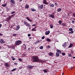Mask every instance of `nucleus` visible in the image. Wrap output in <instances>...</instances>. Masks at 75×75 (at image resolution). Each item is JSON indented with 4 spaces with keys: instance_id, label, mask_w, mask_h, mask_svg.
Segmentation results:
<instances>
[{
    "instance_id": "0eeeda50",
    "label": "nucleus",
    "mask_w": 75,
    "mask_h": 75,
    "mask_svg": "<svg viewBox=\"0 0 75 75\" xmlns=\"http://www.w3.org/2000/svg\"><path fill=\"white\" fill-rule=\"evenodd\" d=\"M20 28V26L18 25L16 27V31L18 30Z\"/></svg>"
},
{
    "instance_id": "bf43d9fd",
    "label": "nucleus",
    "mask_w": 75,
    "mask_h": 75,
    "mask_svg": "<svg viewBox=\"0 0 75 75\" xmlns=\"http://www.w3.org/2000/svg\"><path fill=\"white\" fill-rule=\"evenodd\" d=\"M23 0H19V2H21Z\"/></svg>"
},
{
    "instance_id": "8fccbe9b",
    "label": "nucleus",
    "mask_w": 75,
    "mask_h": 75,
    "mask_svg": "<svg viewBox=\"0 0 75 75\" xmlns=\"http://www.w3.org/2000/svg\"><path fill=\"white\" fill-rule=\"evenodd\" d=\"M35 25H36L35 24L33 25H32V27H34V26H35Z\"/></svg>"
},
{
    "instance_id": "338daca9",
    "label": "nucleus",
    "mask_w": 75,
    "mask_h": 75,
    "mask_svg": "<svg viewBox=\"0 0 75 75\" xmlns=\"http://www.w3.org/2000/svg\"><path fill=\"white\" fill-rule=\"evenodd\" d=\"M30 48H28V50H30Z\"/></svg>"
},
{
    "instance_id": "7c9ffc66",
    "label": "nucleus",
    "mask_w": 75,
    "mask_h": 75,
    "mask_svg": "<svg viewBox=\"0 0 75 75\" xmlns=\"http://www.w3.org/2000/svg\"><path fill=\"white\" fill-rule=\"evenodd\" d=\"M43 48H44V47L43 46H41L39 47V48L40 50H42Z\"/></svg>"
},
{
    "instance_id": "b1692460",
    "label": "nucleus",
    "mask_w": 75,
    "mask_h": 75,
    "mask_svg": "<svg viewBox=\"0 0 75 75\" xmlns=\"http://www.w3.org/2000/svg\"><path fill=\"white\" fill-rule=\"evenodd\" d=\"M17 68L11 70V71L13 72V71H16V70H17Z\"/></svg>"
},
{
    "instance_id": "49530a36",
    "label": "nucleus",
    "mask_w": 75,
    "mask_h": 75,
    "mask_svg": "<svg viewBox=\"0 0 75 75\" xmlns=\"http://www.w3.org/2000/svg\"><path fill=\"white\" fill-rule=\"evenodd\" d=\"M72 23H75V21L74 20H72L71 22Z\"/></svg>"
},
{
    "instance_id": "2eb2a0df",
    "label": "nucleus",
    "mask_w": 75,
    "mask_h": 75,
    "mask_svg": "<svg viewBox=\"0 0 75 75\" xmlns=\"http://www.w3.org/2000/svg\"><path fill=\"white\" fill-rule=\"evenodd\" d=\"M5 65L6 66V67H9V64H8L7 63H5Z\"/></svg>"
},
{
    "instance_id": "39448f33",
    "label": "nucleus",
    "mask_w": 75,
    "mask_h": 75,
    "mask_svg": "<svg viewBox=\"0 0 75 75\" xmlns=\"http://www.w3.org/2000/svg\"><path fill=\"white\" fill-rule=\"evenodd\" d=\"M50 33V31L48 30L45 32V35H47L49 34Z\"/></svg>"
},
{
    "instance_id": "c9c22d12",
    "label": "nucleus",
    "mask_w": 75,
    "mask_h": 75,
    "mask_svg": "<svg viewBox=\"0 0 75 75\" xmlns=\"http://www.w3.org/2000/svg\"><path fill=\"white\" fill-rule=\"evenodd\" d=\"M43 71H44L45 73H46V72H47V70L46 69L43 70Z\"/></svg>"
},
{
    "instance_id": "6ab92c4d",
    "label": "nucleus",
    "mask_w": 75,
    "mask_h": 75,
    "mask_svg": "<svg viewBox=\"0 0 75 75\" xmlns=\"http://www.w3.org/2000/svg\"><path fill=\"white\" fill-rule=\"evenodd\" d=\"M7 3H6V4H2V5H1V6H3V7H6V6H7Z\"/></svg>"
},
{
    "instance_id": "09e8293b",
    "label": "nucleus",
    "mask_w": 75,
    "mask_h": 75,
    "mask_svg": "<svg viewBox=\"0 0 75 75\" xmlns=\"http://www.w3.org/2000/svg\"><path fill=\"white\" fill-rule=\"evenodd\" d=\"M14 13H15V11H13L11 12V14H14Z\"/></svg>"
},
{
    "instance_id": "5701e85b",
    "label": "nucleus",
    "mask_w": 75,
    "mask_h": 75,
    "mask_svg": "<svg viewBox=\"0 0 75 75\" xmlns=\"http://www.w3.org/2000/svg\"><path fill=\"white\" fill-rule=\"evenodd\" d=\"M58 23H59V24H61V23H62V21L61 20H59V21Z\"/></svg>"
},
{
    "instance_id": "5fc2aeb1",
    "label": "nucleus",
    "mask_w": 75,
    "mask_h": 75,
    "mask_svg": "<svg viewBox=\"0 0 75 75\" xmlns=\"http://www.w3.org/2000/svg\"><path fill=\"white\" fill-rule=\"evenodd\" d=\"M2 26V25L1 24H0V28L1 27V26Z\"/></svg>"
},
{
    "instance_id": "79ce46f5",
    "label": "nucleus",
    "mask_w": 75,
    "mask_h": 75,
    "mask_svg": "<svg viewBox=\"0 0 75 75\" xmlns=\"http://www.w3.org/2000/svg\"><path fill=\"white\" fill-rule=\"evenodd\" d=\"M72 56V55L71 54H68V56L69 57H71Z\"/></svg>"
},
{
    "instance_id": "f257e3e1",
    "label": "nucleus",
    "mask_w": 75,
    "mask_h": 75,
    "mask_svg": "<svg viewBox=\"0 0 75 75\" xmlns=\"http://www.w3.org/2000/svg\"><path fill=\"white\" fill-rule=\"evenodd\" d=\"M32 59L34 62H38L40 61V59H39L38 58V57L36 56H35L33 57Z\"/></svg>"
},
{
    "instance_id": "a19ab883",
    "label": "nucleus",
    "mask_w": 75,
    "mask_h": 75,
    "mask_svg": "<svg viewBox=\"0 0 75 75\" xmlns=\"http://www.w3.org/2000/svg\"><path fill=\"white\" fill-rule=\"evenodd\" d=\"M62 25H63V26H65L66 25L64 23H62Z\"/></svg>"
},
{
    "instance_id": "4c0bfd02",
    "label": "nucleus",
    "mask_w": 75,
    "mask_h": 75,
    "mask_svg": "<svg viewBox=\"0 0 75 75\" xmlns=\"http://www.w3.org/2000/svg\"><path fill=\"white\" fill-rule=\"evenodd\" d=\"M12 47L13 45L8 46V47L9 48H12Z\"/></svg>"
},
{
    "instance_id": "58836bf2",
    "label": "nucleus",
    "mask_w": 75,
    "mask_h": 75,
    "mask_svg": "<svg viewBox=\"0 0 75 75\" xmlns=\"http://www.w3.org/2000/svg\"><path fill=\"white\" fill-rule=\"evenodd\" d=\"M32 31H36V30L35 28H33L32 29Z\"/></svg>"
},
{
    "instance_id": "cd10ccee",
    "label": "nucleus",
    "mask_w": 75,
    "mask_h": 75,
    "mask_svg": "<svg viewBox=\"0 0 75 75\" xmlns=\"http://www.w3.org/2000/svg\"><path fill=\"white\" fill-rule=\"evenodd\" d=\"M26 26H27L28 27H30V28H31V25L29 23H28V24H27Z\"/></svg>"
},
{
    "instance_id": "ddd939ff",
    "label": "nucleus",
    "mask_w": 75,
    "mask_h": 75,
    "mask_svg": "<svg viewBox=\"0 0 75 75\" xmlns=\"http://www.w3.org/2000/svg\"><path fill=\"white\" fill-rule=\"evenodd\" d=\"M23 48L24 50H25V49H26V45L25 44H23Z\"/></svg>"
},
{
    "instance_id": "dca6fc26",
    "label": "nucleus",
    "mask_w": 75,
    "mask_h": 75,
    "mask_svg": "<svg viewBox=\"0 0 75 75\" xmlns=\"http://www.w3.org/2000/svg\"><path fill=\"white\" fill-rule=\"evenodd\" d=\"M49 54L50 56H52L54 55V53L52 52H50L49 53Z\"/></svg>"
},
{
    "instance_id": "a878e982",
    "label": "nucleus",
    "mask_w": 75,
    "mask_h": 75,
    "mask_svg": "<svg viewBox=\"0 0 75 75\" xmlns=\"http://www.w3.org/2000/svg\"><path fill=\"white\" fill-rule=\"evenodd\" d=\"M74 31L73 30H71V31H70V32H69V34H73L74 33Z\"/></svg>"
},
{
    "instance_id": "4468645a",
    "label": "nucleus",
    "mask_w": 75,
    "mask_h": 75,
    "mask_svg": "<svg viewBox=\"0 0 75 75\" xmlns=\"http://www.w3.org/2000/svg\"><path fill=\"white\" fill-rule=\"evenodd\" d=\"M49 6L52 7H54V5L53 4H49Z\"/></svg>"
},
{
    "instance_id": "2f4dec72",
    "label": "nucleus",
    "mask_w": 75,
    "mask_h": 75,
    "mask_svg": "<svg viewBox=\"0 0 75 75\" xmlns=\"http://www.w3.org/2000/svg\"><path fill=\"white\" fill-rule=\"evenodd\" d=\"M46 41H51V40H50L49 38H47V39H46Z\"/></svg>"
},
{
    "instance_id": "3c124183",
    "label": "nucleus",
    "mask_w": 75,
    "mask_h": 75,
    "mask_svg": "<svg viewBox=\"0 0 75 75\" xmlns=\"http://www.w3.org/2000/svg\"><path fill=\"white\" fill-rule=\"evenodd\" d=\"M6 10H7V11H9V10H10V8H7Z\"/></svg>"
},
{
    "instance_id": "f704fd0d",
    "label": "nucleus",
    "mask_w": 75,
    "mask_h": 75,
    "mask_svg": "<svg viewBox=\"0 0 75 75\" xmlns=\"http://www.w3.org/2000/svg\"><path fill=\"white\" fill-rule=\"evenodd\" d=\"M51 47L50 45H48L46 46L47 48H50Z\"/></svg>"
},
{
    "instance_id": "f03ea898",
    "label": "nucleus",
    "mask_w": 75,
    "mask_h": 75,
    "mask_svg": "<svg viewBox=\"0 0 75 75\" xmlns=\"http://www.w3.org/2000/svg\"><path fill=\"white\" fill-rule=\"evenodd\" d=\"M22 43V41L21 40H16L15 42L16 45H19Z\"/></svg>"
},
{
    "instance_id": "e2e57ef3",
    "label": "nucleus",
    "mask_w": 75,
    "mask_h": 75,
    "mask_svg": "<svg viewBox=\"0 0 75 75\" xmlns=\"http://www.w3.org/2000/svg\"><path fill=\"white\" fill-rule=\"evenodd\" d=\"M40 42V41H39V40H38L37 42Z\"/></svg>"
},
{
    "instance_id": "de8ad7c7",
    "label": "nucleus",
    "mask_w": 75,
    "mask_h": 75,
    "mask_svg": "<svg viewBox=\"0 0 75 75\" xmlns=\"http://www.w3.org/2000/svg\"><path fill=\"white\" fill-rule=\"evenodd\" d=\"M16 35H17L16 34H13V36H16Z\"/></svg>"
},
{
    "instance_id": "6e6552de",
    "label": "nucleus",
    "mask_w": 75,
    "mask_h": 75,
    "mask_svg": "<svg viewBox=\"0 0 75 75\" xmlns=\"http://www.w3.org/2000/svg\"><path fill=\"white\" fill-rule=\"evenodd\" d=\"M28 68H29V69H31V68H33L34 67V66H27Z\"/></svg>"
},
{
    "instance_id": "72a5a7b5",
    "label": "nucleus",
    "mask_w": 75,
    "mask_h": 75,
    "mask_svg": "<svg viewBox=\"0 0 75 75\" xmlns=\"http://www.w3.org/2000/svg\"><path fill=\"white\" fill-rule=\"evenodd\" d=\"M24 24H25V25L27 26V25L28 23L25 21L24 22Z\"/></svg>"
},
{
    "instance_id": "13d9d810",
    "label": "nucleus",
    "mask_w": 75,
    "mask_h": 75,
    "mask_svg": "<svg viewBox=\"0 0 75 75\" xmlns=\"http://www.w3.org/2000/svg\"><path fill=\"white\" fill-rule=\"evenodd\" d=\"M22 68H23V67H20L19 68L20 69H22Z\"/></svg>"
},
{
    "instance_id": "69168bd1",
    "label": "nucleus",
    "mask_w": 75,
    "mask_h": 75,
    "mask_svg": "<svg viewBox=\"0 0 75 75\" xmlns=\"http://www.w3.org/2000/svg\"><path fill=\"white\" fill-rule=\"evenodd\" d=\"M1 0H0V3H1Z\"/></svg>"
},
{
    "instance_id": "e433bc0d",
    "label": "nucleus",
    "mask_w": 75,
    "mask_h": 75,
    "mask_svg": "<svg viewBox=\"0 0 75 75\" xmlns=\"http://www.w3.org/2000/svg\"><path fill=\"white\" fill-rule=\"evenodd\" d=\"M69 30L70 31H72L73 30V29H72V28H70L69 29Z\"/></svg>"
},
{
    "instance_id": "f3484780",
    "label": "nucleus",
    "mask_w": 75,
    "mask_h": 75,
    "mask_svg": "<svg viewBox=\"0 0 75 75\" xmlns=\"http://www.w3.org/2000/svg\"><path fill=\"white\" fill-rule=\"evenodd\" d=\"M28 7H29V6L28 5V4H26V5L25 6V8L28 9Z\"/></svg>"
},
{
    "instance_id": "774afa93",
    "label": "nucleus",
    "mask_w": 75,
    "mask_h": 75,
    "mask_svg": "<svg viewBox=\"0 0 75 75\" xmlns=\"http://www.w3.org/2000/svg\"><path fill=\"white\" fill-rule=\"evenodd\" d=\"M29 29H30V30L31 29V28L30 27H29Z\"/></svg>"
},
{
    "instance_id": "f8f14e48",
    "label": "nucleus",
    "mask_w": 75,
    "mask_h": 75,
    "mask_svg": "<svg viewBox=\"0 0 75 75\" xmlns=\"http://www.w3.org/2000/svg\"><path fill=\"white\" fill-rule=\"evenodd\" d=\"M56 56H57V57H58L59 56V53L58 52H57L56 54Z\"/></svg>"
},
{
    "instance_id": "0e129e2a",
    "label": "nucleus",
    "mask_w": 75,
    "mask_h": 75,
    "mask_svg": "<svg viewBox=\"0 0 75 75\" xmlns=\"http://www.w3.org/2000/svg\"><path fill=\"white\" fill-rule=\"evenodd\" d=\"M62 75H64V73H62Z\"/></svg>"
},
{
    "instance_id": "c03bdc74",
    "label": "nucleus",
    "mask_w": 75,
    "mask_h": 75,
    "mask_svg": "<svg viewBox=\"0 0 75 75\" xmlns=\"http://www.w3.org/2000/svg\"><path fill=\"white\" fill-rule=\"evenodd\" d=\"M55 5L57 6H58V4L56 2L54 3Z\"/></svg>"
},
{
    "instance_id": "bb28decb",
    "label": "nucleus",
    "mask_w": 75,
    "mask_h": 75,
    "mask_svg": "<svg viewBox=\"0 0 75 75\" xmlns=\"http://www.w3.org/2000/svg\"><path fill=\"white\" fill-rule=\"evenodd\" d=\"M57 52H59L60 54H61V50H59L57 49Z\"/></svg>"
},
{
    "instance_id": "4be33fe9",
    "label": "nucleus",
    "mask_w": 75,
    "mask_h": 75,
    "mask_svg": "<svg viewBox=\"0 0 75 75\" xmlns=\"http://www.w3.org/2000/svg\"><path fill=\"white\" fill-rule=\"evenodd\" d=\"M26 18L28 20V21H32L30 19H29V18H28V17H26Z\"/></svg>"
},
{
    "instance_id": "052dcab7",
    "label": "nucleus",
    "mask_w": 75,
    "mask_h": 75,
    "mask_svg": "<svg viewBox=\"0 0 75 75\" xmlns=\"http://www.w3.org/2000/svg\"><path fill=\"white\" fill-rule=\"evenodd\" d=\"M73 58L74 59L75 58V57H73Z\"/></svg>"
},
{
    "instance_id": "37998d69",
    "label": "nucleus",
    "mask_w": 75,
    "mask_h": 75,
    "mask_svg": "<svg viewBox=\"0 0 75 75\" xmlns=\"http://www.w3.org/2000/svg\"><path fill=\"white\" fill-rule=\"evenodd\" d=\"M18 60L19 61H22V59H21V58L18 59Z\"/></svg>"
},
{
    "instance_id": "c85d7f7f",
    "label": "nucleus",
    "mask_w": 75,
    "mask_h": 75,
    "mask_svg": "<svg viewBox=\"0 0 75 75\" xmlns=\"http://www.w3.org/2000/svg\"><path fill=\"white\" fill-rule=\"evenodd\" d=\"M50 27L51 28H53V27H54V25H53L50 24Z\"/></svg>"
},
{
    "instance_id": "473e14b6",
    "label": "nucleus",
    "mask_w": 75,
    "mask_h": 75,
    "mask_svg": "<svg viewBox=\"0 0 75 75\" xmlns=\"http://www.w3.org/2000/svg\"><path fill=\"white\" fill-rule=\"evenodd\" d=\"M27 54H23L22 55V56L23 57H25V56H26V55Z\"/></svg>"
},
{
    "instance_id": "9b49d317",
    "label": "nucleus",
    "mask_w": 75,
    "mask_h": 75,
    "mask_svg": "<svg viewBox=\"0 0 75 75\" xmlns=\"http://www.w3.org/2000/svg\"><path fill=\"white\" fill-rule=\"evenodd\" d=\"M62 10V9L60 8H59L57 10V12H59Z\"/></svg>"
},
{
    "instance_id": "680f3d73",
    "label": "nucleus",
    "mask_w": 75,
    "mask_h": 75,
    "mask_svg": "<svg viewBox=\"0 0 75 75\" xmlns=\"http://www.w3.org/2000/svg\"><path fill=\"white\" fill-rule=\"evenodd\" d=\"M73 15L74 16H75V14H73Z\"/></svg>"
},
{
    "instance_id": "aec40b11",
    "label": "nucleus",
    "mask_w": 75,
    "mask_h": 75,
    "mask_svg": "<svg viewBox=\"0 0 75 75\" xmlns=\"http://www.w3.org/2000/svg\"><path fill=\"white\" fill-rule=\"evenodd\" d=\"M63 47H67V45L66 44V43H64L62 45Z\"/></svg>"
},
{
    "instance_id": "412c9836",
    "label": "nucleus",
    "mask_w": 75,
    "mask_h": 75,
    "mask_svg": "<svg viewBox=\"0 0 75 75\" xmlns=\"http://www.w3.org/2000/svg\"><path fill=\"white\" fill-rule=\"evenodd\" d=\"M73 45V44L72 43L70 44L69 46V48H71V47H72Z\"/></svg>"
},
{
    "instance_id": "603ef678",
    "label": "nucleus",
    "mask_w": 75,
    "mask_h": 75,
    "mask_svg": "<svg viewBox=\"0 0 75 75\" xmlns=\"http://www.w3.org/2000/svg\"><path fill=\"white\" fill-rule=\"evenodd\" d=\"M28 37H30V36H31V34H28Z\"/></svg>"
},
{
    "instance_id": "1a4fd4ad",
    "label": "nucleus",
    "mask_w": 75,
    "mask_h": 75,
    "mask_svg": "<svg viewBox=\"0 0 75 75\" xmlns=\"http://www.w3.org/2000/svg\"><path fill=\"white\" fill-rule=\"evenodd\" d=\"M43 0V3L44 4H48V2H47V1L46 0Z\"/></svg>"
},
{
    "instance_id": "423d86ee",
    "label": "nucleus",
    "mask_w": 75,
    "mask_h": 75,
    "mask_svg": "<svg viewBox=\"0 0 75 75\" xmlns=\"http://www.w3.org/2000/svg\"><path fill=\"white\" fill-rule=\"evenodd\" d=\"M0 42L1 44H4V43H5V41H4L3 39H1L0 40Z\"/></svg>"
},
{
    "instance_id": "20e7f679",
    "label": "nucleus",
    "mask_w": 75,
    "mask_h": 75,
    "mask_svg": "<svg viewBox=\"0 0 75 75\" xmlns=\"http://www.w3.org/2000/svg\"><path fill=\"white\" fill-rule=\"evenodd\" d=\"M43 6H44V5H41L38 7V8L39 10H41V9H42V8H43Z\"/></svg>"
},
{
    "instance_id": "9d476101",
    "label": "nucleus",
    "mask_w": 75,
    "mask_h": 75,
    "mask_svg": "<svg viewBox=\"0 0 75 75\" xmlns=\"http://www.w3.org/2000/svg\"><path fill=\"white\" fill-rule=\"evenodd\" d=\"M50 17H51L52 18H54V16L51 15L50 14H49V16H48Z\"/></svg>"
},
{
    "instance_id": "a211bd4d",
    "label": "nucleus",
    "mask_w": 75,
    "mask_h": 75,
    "mask_svg": "<svg viewBox=\"0 0 75 75\" xmlns=\"http://www.w3.org/2000/svg\"><path fill=\"white\" fill-rule=\"evenodd\" d=\"M10 2H11L13 4H14L15 3V1L14 0H11Z\"/></svg>"
},
{
    "instance_id": "ea45409f",
    "label": "nucleus",
    "mask_w": 75,
    "mask_h": 75,
    "mask_svg": "<svg viewBox=\"0 0 75 75\" xmlns=\"http://www.w3.org/2000/svg\"><path fill=\"white\" fill-rule=\"evenodd\" d=\"M62 55H65V53L64 52H62Z\"/></svg>"
},
{
    "instance_id": "4d7b16f0",
    "label": "nucleus",
    "mask_w": 75,
    "mask_h": 75,
    "mask_svg": "<svg viewBox=\"0 0 75 75\" xmlns=\"http://www.w3.org/2000/svg\"><path fill=\"white\" fill-rule=\"evenodd\" d=\"M1 35H3V34H2V33H0V36H1Z\"/></svg>"
},
{
    "instance_id": "c756f323",
    "label": "nucleus",
    "mask_w": 75,
    "mask_h": 75,
    "mask_svg": "<svg viewBox=\"0 0 75 75\" xmlns=\"http://www.w3.org/2000/svg\"><path fill=\"white\" fill-rule=\"evenodd\" d=\"M11 58H12V60L13 61H14V60H16V59L15 58H14V57L13 56H11Z\"/></svg>"
},
{
    "instance_id": "6e6d98bb",
    "label": "nucleus",
    "mask_w": 75,
    "mask_h": 75,
    "mask_svg": "<svg viewBox=\"0 0 75 75\" xmlns=\"http://www.w3.org/2000/svg\"><path fill=\"white\" fill-rule=\"evenodd\" d=\"M11 48L14 49V47L13 46H12V47H11Z\"/></svg>"
},
{
    "instance_id": "7ed1b4c3",
    "label": "nucleus",
    "mask_w": 75,
    "mask_h": 75,
    "mask_svg": "<svg viewBox=\"0 0 75 75\" xmlns=\"http://www.w3.org/2000/svg\"><path fill=\"white\" fill-rule=\"evenodd\" d=\"M13 17H14V15H12L9 16L8 17L6 18L7 21H9V20H10Z\"/></svg>"
},
{
    "instance_id": "864d4df0",
    "label": "nucleus",
    "mask_w": 75,
    "mask_h": 75,
    "mask_svg": "<svg viewBox=\"0 0 75 75\" xmlns=\"http://www.w3.org/2000/svg\"><path fill=\"white\" fill-rule=\"evenodd\" d=\"M14 64H15V65H17V63H15Z\"/></svg>"
},
{
    "instance_id": "a18cd8bd",
    "label": "nucleus",
    "mask_w": 75,
    "mask_h": 75,
    "mask_svg": "<svg viewBox=\"0 0 75 75\" xmlns=\"http://www.w3.org/2000/svg\"><path fill=\"white\" fill-rule=\"evenodd\" d=\"M44 38H45V36H43L42 38V40H44Z\"/></svg>"
},
{
    "instance_id": "393cba45",
    "label": "nucleus",
    "mask_w": 75,
    "mask_h": 75,
    "mask_svg": "<svg viewBox=\"0 0 75 75\" xmlns=\"http://www.w3.org/2000/svg\"><path fill=\"white\" fill-rule=\"evenodd\" d=\"M31 10L32 11H36V10H35V9H34V8H31Z\"/></svg>"
}]
</instances>
